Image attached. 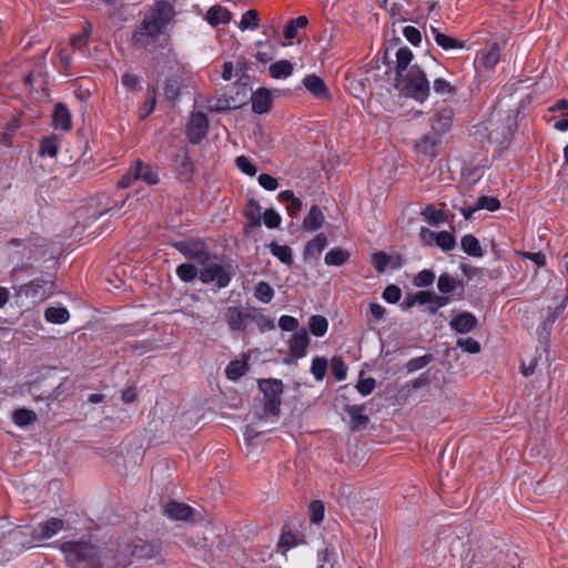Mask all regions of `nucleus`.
<instances>
[{
    "instance_id": "7c9ffc66",
    "label": "nucleus",
    "mask_w": 568,
    "mask_h": 568,
    "mask_svg": "<svg viewBox=\"0 0 568 568\" xmlns=\"http://www.w3.org/2000/svg\"><path fill=\"white\" fill-rule=\"evenodd\" d=\"M349 252L342 247H334L325 255V264L329 266H341L349 260Z\"/></svg>"
},
{
    "instance_id": "473e14b6",
    "label": "nucleus",
    "mask_w": 568,
    "mask_h": 568,
    "mask_svg": "<svg viewBox=\"0 0 568 568\" xmlns=\"http://www.w3.org/2000/svg\"><path fill=\"white\" fill-rule=\"evenodd\" d=\"M327 245V237L324 233H318L313 240L307 242L304 248V257L318 255Z\"/></svg>"
},
{
    "instance_id": "bb28decb",
    "label": "nucleus",
    "mask_w": 568,
    "mask_h": 568,
    "mask_svg": "<svg viewBox=\"0 0 568 568\" xmlns=\"http://www.w3.org/2000/svg\"><path fill=\"white\" fill-rule=\"evenodd\" d=\"M324 222V214L317 205H312L303 222L304 230L316 231Z\"/></svg>"
},
{
    "instance_id": "774afa93",
    "label": "nucleus",
    "mask_w": 568,
    "mask_h": 568,
    "mask_svg": "<svg viewBox=\"0 0 568 568\" xmlns=\"http://www.w3.org/2000/svg\"><path fill=\"white\" fill-rule=\"evenodd\" d=\"M402 297V291L397 285L389 284L383 292V298L390 304L397 303Z\"/></svg>"
},
{
    "instance_id": "338daca9",
    "label": "nucleus",
    "mask_w": 568,
    "mask_h": 568,
    "mask_svg": "<svg viewBox=\"0 0 568 568\" xmlns=\"http://www.w3.org/2000/svg\"><path fill=\"white\" fill-rule=\"evenodd\" d=\"M332 373L337 381H343L346 378L347 366L341 357H333Z\"/></svg>"
},
{
    "instance_id": "6ab92c4d",
    "label": "nucleus",
    "mask_w": 568,
    "mask_h": 568,
    "mask_svg": "<svg viewBox=\"0 0 568 568\" xmlns=\"http://www.w3.org/2000/svg\"><path fill=\"white\" fill-rule=\"evenodd\" d=\"M453 116L454 111L450 108H443L437 111L432 119V132L438 133L442 138L449 130Z\"/></svg>"
},
{
    "instance_id": "dca6fc26",
    "label": "nucleus",
    "mask_w": 568,
    "mask_h": 568,
    "mask_svg": "<svg viewBox=\"0 0 568 568\" xmlns=\"http://www.w3.org/2000/svg\"><path fill=\"white\" fill-rule=\"evenodd\" d=\"M365 408V405L345 404L344 410L351 417L352 423L349 428L352 432L364 429L369 424V417L364 414Z\"/></svg>"
},
{
    "instance_id": "6e6552de",
    "label": "nucleus",
    "mask_w": 568,
    "mask_h": 568,
    "mask_svg": "<svg viewBox=\"0 0 568 568\" xmlns=\"http://www.w3.org/2000/svg\"><path fill=\"white\" fill-rule=\"evenodd\" d=\"M311 339L306 328L302 327L292 334L288 339L290 356L294 357V361L285 358L284 363L287 365L296 364V361L303 358L306 355L307 347L310 346Z\"/></svg>"
},
{
    "instance_id": "0eeeda50",
    "label": "nucleus",
    "mask_w": 568,
    "mask_h": 568,
    "mask_svg": "<svg viewBox=\"0 0 568 568\" xmlns=\"http://www.w3.org/2000/svg\"><path fill=\"white\" fill-rule=\"evenodd\" d=\"M199 280L203 284L215 283V286L221 290L229 286L232 280V274L221 264H210L200 271Z\"/></svg>"
},
{
    "instance_id": "6e6d98bb",
    "label": "nucleus",
    "mask_w": 568,
    "mask_h": 568,
    "mask_svg": "<svg viewBox=\"0 0 568 568\" xmlns=\"http://www.w3.org/2000/svg\"><path fill=\"white\" fill-rule=\"evenodd\" d=\"M163 90H164L165 99L171 102L176 101V99L180 95V84H179L178 80H175V79H168L164 82Z\"/></svg>"
},
{
    "instance_id": "58836bf2",
    "label": "nucleus",
    "mask_w": 568,
    "mask_h": 568,
    "mask_svg": "<svg viewBox=\"0 0 568 568\" xmlns=\"http://www.w3.org/2000/svg\"><path fill=\"white\" fill-rule=\"evenodd\" d=\"M308 328L314 336L322 337L328 329V322L322 315H312L308 320Z\"/></svg>"
},
{
    "instance_id": "f704fd0d",
    "label": "nucleus",
    "mask_w": 568,
    "mask_h": 568,
    "mask_svg": "<svg viewBox=\"0 0 568 568\" xmlns=\"http://www.w3.org/2000/svg\"><path fill=\"white\" fill-rule=\"evenodd\" d=\"M141 160H135L134 163L129 168L126 173L118 182L120 189H126L131 186L134 181L140 180L141 174Z\"/></svg>"
},
{
    "instance_id": "9d476101",
    "label": "nucleus",
    "mask_w": 568,
    "mask_h": 568,
    "mask_svg": "<svg viewBox=\"0 0 568 568\" xmlns=\"http://www.w3.org/2000/svg\"><path fill=\"white\" fill-rule=\"evenodd\" d=\"M209 119L203 112H194L186 125L187 140L192 144H199L207 134Z\"/></svg>"
},
{
    "instance_id": "7ed1b4c3",
    "label": "nucleus",
    "mask_w": 568,
    "mask_h": 568,
    "mask_svg": "<svg viewBox=\"0 0 568 568\" xmlns=\"http://www.w3.org/2000/svg\"><path fill=\"white\" fill-rule=\"evenodd\" d=\"M395 88L400 95L417 102H424L430 90L425 72L417 64L412 65L402 77H396Z\"/></svg>"
},
{
    "instance_id": "20e7f679",
    "label": "nucleus",
    "mask_w": 568,
    "mask_h": 568,
    "mask_svg": "<svg viewBox=\"0 0 568 568\" xmlns=\"http://www.w3.org/2000/svg\"><path fill=\"white\" fill-rule=\"evenodd\" d=\"M34 544L36 539L30 527H17L10 530L0 542V548L3 550L0 561H9L23 550L33 547Z\"/></svg>"
},
{
    "instance_id": "ea45409f",
    "label": "nucleus",
    "mask_w": 568,
    "mask_h": 568,
    "mask_svg": "<svg viewBox=\"0 0 568 568\" xmlns=\"http://www.w3.org/2000/svg\"><path fill=\"white\" fill-rule=\"evenodd\" d=\"M248 371V364L244 361H232L226 369L225 374L229 379L231 381H237L242 376H244Z\"/></svg>"
},
{
    "instance_id": "2f4dec72",
    "label": "nucleus",
    "mask_w": 568,
    "mask_h": 568,
    "mask_svg": "<svg viewBox=\"0 0 568 568\" xmlns=\"http://www.w3.org/2000/svg\"><path fill=\"white\" fill-rule=\"evenodd\" d=\"M500 60V48L498 43L494 42L489 45L486 52H483L480 63L485 69H494Z\"/></svg>"
},
{
    "instance_id": "bf43d9fd",
    "label": "nucleus",
    "mask_w": 568,
    "mask_h": 568,
    "mask_svg": "<svg viewBox=\"0 0 568 568\" xmlns=\"http://www.w3.org/2000/svg\"><path fill=\"white\" fill-rule=\"evenodd\" d=\"M433 359V356L430 354H427V355H424V356H419V357H415V358H412L409 359L405 367L407 369L408 373H413L415 371H418L420 368H424L425 366H427Z\"/></svg>"
},
{
    "instance_id": "f03ea898",
    "label": "nucleus",
    "mask_w": 568,
    "mask_h": 568,
    "mask_svg": "<svg viewBox=\"0 0 568 568\" xmlns=\"http://www.w3.org/2000/svg\"><path fill=\"white\" fill-rule=\"evenodd\" d=\"M59 548L71 568H103L102 548L91 540H67Z\"/></svg>"
},
{
    "instance_id": "72a5a7b5",
    "label": "nucleus",
    "mask_w": 568,
    "mask_h": 568,
    "mask_svg": "<svg viewBox=\"0 0 568 568\" xmlns=\"http://www.w3.org/2000/svg\"><path fill=\"white\" fill-rule=\"evenodd\" d=\"M278 200L287 203V212L291 216H294L302 210V201L295 196L292 190L282 191L278 194Z\"/></svg>"
},
{
    "instance_id": "680f3d73",
    "label": "nucleus",
    "mask_w": 568,
    "mask_h": 568,
    "mask_svg": "<svg viewBox=\"0 0 568 568\" xmlns=\"http://www.w3.org/2000/svg\"><path fill=\"white\" fill-rule=\"evenodd\" d=\"M568 302V295L564 298V301L557 305L554 310L548 312V315L546 316L544 321V327L552 326V324L556 322V320L564 313Z\"/></svg>"
},
{
    "instance_id": "a878e982",
    "label": "nucleus",
    "mask_w": 568,
    "mask_h": 568,
    "mask_svg": "<svg viewBox=\"0 0 568 568\" xmlns=\"http://www.w3.org/2000/svg\"><path fill=\"white\" fill-rule=\"evenodd\" d=\"M430 30L434 36L435 42L444 50L465 48V43L463 41L454 39L445 33H442L437 28L432 27Z\"/></svg>"
},
{
    "instance_id": "4c0bfd02",
    "label": "nucleus",
    "mask_w": 568,
    "mask_h": 568,
    "mask_svg": "<svg viewBox=\"0 0 568 568\" xmlns=\"http://www.w3.org/2000/svg\"><path fill=\"white\" fill-rule=\"evenodd\" d=\"M70 317L69 311L65 307H48L44 311V318L53 324H63Z\"/></svg>"
},
{
    "instance_id": "c85d7f7f",
    "label": "nucleus",
    "mask_w": 568,
    "mask_h": 568,
    "mask_svg": "<svg viewBox=\"0 0 568 568\" xmlns=\"http://www.w3.org/2000/svg\"><path fill=\"white\" fill-rule=\"evenodd\" d=\"M437 287L443 294L442 296H448V294L453 293L457 287H463V281H458L445 272L439 275Z\"/></svg>"
},
{
    "instance_id": "1a4fd4ad",
    "label": "nucleus",
    "mask_w": 568,
    "mask_h": 568,
    "mask_svg": "<svg viewBox=\"0 0 568 568\" xmlns=\"http://www.w3.org/2000/svg\"><path fill=\"white\" fill-rule=\"evenodd\" d=\"M55 291V284L50 278H34L20 286V293L28 297L45 300Z\"/></svg>"
},
{
    "instance_id": "e433bc0d",
    "label": "nucleus",
    "mask_w": 568,
    "mask_h": 568,
    "mask_svg": "<svg viewBox=\"0 0 568 568\" xmlns=\"http://www.w3.org/2000/svg\"><path fill=\"white\" fill-rule=\"evenodd\" d=\"M268 72L274 79L287 78L293 73V64L288 60H281L271 64Z\"/></svg>"
},
{
    "instance_id": "c03bdc74",
    "label": "nucleus",
    "mask_w": 568,
    "mask_h": 568,
    "mask_svg": "<svg viewBox=\"0 0 568 568\" xmlns=\"http://www.w3.org/2000/svg\"><path fill=\"white\" fill-rule=\"evenodd\" d=\"M199 274L197 267L190 263H183L176 267V275L184 283L194 281Z\"/></svg>"
},
{
    "instance_id": "a19ab883",
    "label": "nucleus",
    "mask_w": 568,
    "mask_h": 568,
    "mask_svg": "<svg viewBox=\"0 0 568 568\" xmlns=\"http://www.w3.org/2000/svg\"><path fill=\"white\" fill-rule=\"evenodd\" d=\"M12 419L16 425L24 427L37 420V414L27 408H18L13 412Z\"/></svg>"
},
{
    "instance_id": "4be33fe9",
    "label": "nucleus",
    "mask_w": 568,
    "mask_h": 568,
    "mask_svg": "<svg viewBox=\"0 0 568 568\" xmlns=\"http://www.w3.org/2000/svg\"><path fill=\"white\" fill-rule=\"evenodd\" d=\"M246 219L245 234H251L252 230L261 226V206L258 202L251 199L247 203V209L244 212Z\"/></svg>"
},
{
    "instance_id": "a18cd8bd",
    "label": "nucleus",
    "mask_w": 568,
    "mask_h": 568,
    "mask_svg": "<svg viewBox=\"0 0 568 568\" xmlns=\"http://www.w3.org/2000/svg\"><path fill=\"white\" fill-rule=\"evenodd\" d=\"M92 32V27L90 23H85L82 31L78 34H74L71 37L70 42L73 49L75 50H83L89 41V38Z\"/></svg>"
},
{
    "instance_id": "603ef678",
    "label": "nucleus",
    "mask_w": 568,
    "mask_h": 568,
    "mask_svg": "<svg viewBox=\"0 0 568 568\" xmlns=\"http://www.w3.org/2000/svg\"><path fill=\"white\" fill-rule=\"evenodd\" d=\"M433 89L435 93L443 97H454L456 94V88L442 78H437L434 80Z\"/></svg>"
},
{
    "instance_id": "39448f33",
    "label": "nucleus",
    "mask_w": 568,
    "mask_h": 568,
    "mask_svg": "<svg viewBox=\"0 0 568 568\" xmlns=\"http://www.w3.org/2000/svg\"><path fill=\"white\" fill-rule=\"evenodd\" d=\"M258 387L264 395V413L266 415L278 416L284 390L283 382L275 378L260 379Z\"/></svg>"
},
{
    "instance_id": "0e129e2a",
    "label": "nucleus",
    "mask_w": 568,
    "mask_h": 568,
    "mask_svg": "<svg viewBox=\"0 0 568 568\" xmlns=\"http://www.w3.org/2000/svg\"><path fill=\"white\" fill-rule=\"evenodd\" d=\"M263 222L268 229H276L281 225L282 217L274 209H266L263 213Z\"/></svg>"
},
{
    "instance_id": "c9c22d12",
    "label": "nucleus",
    "mask_w": 568,
    "mask_h": 568,
    "mask_svg": "<svg viewBox=\"0 0 568 568\" xmlns=\"http://www.w3.org/2000/svg\"><path fill=\"white\" fill-rule=\"evenodd\" d=\"M59 151V140L58 136L52 134L50 136H44L40 142L39 153L41 156H50L55 158Z\"/></svg>"
},
{
    "instance_id": "3c124183",
    "label": "nucleus",
    "mask_w": 568,
    "mask_h": 568,
    "mask_svg": "<svg viewBox=\"0 0 568 568\" xmlns=\"http://www.w3.org/2000/svg\"><path fill=\"white\" fill-rule=\"evenodd\" d=\"M327 372V359L325 357H314L311 365V373L316 381H323Z\"/></svg>"
},
{
    "instance_id": "423d86ee",
    "label": "nucleus",
    "mask_w": 568,
    "mask_h": 568,
    "mask_svg": "<svg viewBox=\"0 0 568 568\" xmlns=\"http://www.w3.org/2000/svg\"><path fill=\"white\" fill-rule=\"evenodd\" d=\"M172 246L187 260H193L202 265L211 258L210 250L203 240H185L173 242Z\"/></svg>"
},
{
    "instance_id": "393cba45",
    "label": "nucleus",
    "mask_w": 568,
    "mask_h": 568,
    "mask_svg": "<svg viewBox=\"0 0 568 568\" xmlns=\"http://www.w3.org/2000/svg\"><path fill=\"white\" fill-rule=\"evenodd\" d=\"M462 250L469 256L473 257H483L484 250L478 241V239L471 234H466L460 240Z\"/></svg>"
},
{
    "instance_id": "09e8293b",
    "label": "nucleus",
    "mask_w": 568,
    "mask_h": 568,
    "mask_svg": "<svg viewBox=\"0 0 568 568\" xmlns=\"http://www.w3.org/2000/svg\"><path fill=\"white\" fill-rule=\"evenodd\" d=\"M254 296L258 301L267 304L274 297V290L267 282L261 281L255 286Z\"/></svg>"
},
{
    "instance_id": "b1692460",
    "label": "nucleus",
    "mask_w": 568,
    "mask_h": 568,
    "mask_svg": "<svg viewBox=\"0 0 568 568\" xmlns=\"http://www.w3.org/2000/svg\"><path fill=\"white\" fill-rule=\"evenodd\" d=\"M231 18V11L219 4L212 6L206 13V20L213 27L229 23Z\"/></svg>"
},
{
    "instance_id": "412c9836",
    "label": "nucleus",
    "mask_w": 568,
    "mask_h": 568,
    "mask_svg": "<svg viewBox=\"0 0 568 568\" xmlns=\"http://www.w3.org/2000/svg\"><path fill=\"white\" fill-rule=\"evenodd\" d=\"M224 320L231 331L244 332L246 329L244 312L237 306H229L224 312Z\"/></svg>"
},
{
    "instance_id": "f8f14e48",
    "label": "nucleus",
    "mask_w": 568,
    "mask_h": 568,
    "mask_svg": "<svg viewBox=\"0 0 568 568\" xmlns=\"http://www.w3.org/2000/svg\"><path fill=\"white\" fill-rule=\"evenodd\" d=\"M64 528V520L51 517L50 519L40 523L37 527L32 528L33 538L36 542H40L52 538Z\"/></svg>"
},
{
    "instance_id": "e2e57ef3",
    "label": "nucleus",
    "mask_w": 568,
    "mask_h": 568,
    "mask_svg": "<svg viewBox=\"0 0 568 568\" xmlns=\"http://www.w3.org/2000/svg\"><path fill=\"white\" fill-rule=\"evenodd\" d=\"M456 344L459 348L469 354H477L480 352L479 342L473 337L458 338Z\"/></svg>"
},
{
    "instance_id": "052dcab7",
    "label": "nucleus",
    "mask_w": 568,
    "mask_h": 568,
    "mask_svg": "<svg viewBox=\"0 0 568 568\" xmlns=\"http://www.w3.org/2000/svg\"><path fill=\"white\" fill-rule=\"evenodd\" d=\"M235 164L240 171L248 176H254L257 173L256 166L244 155L237 156L235 159Z\"/></svg>"
},
{
    "instance_id": "9b49d317",
    "label": "nucleus",
    "mask_w": 568,
    "mask_h": 568,
    "mask_svg": "<svg viewBox=\"0 0 568 568\" xmlns=\"http://www.w3.org/2000/svg\"><path fill=\"white\" fill-rule=\"evenodd\" d=\"M233 89H242L243 97L241 99H236L233 97V94L227 95L226 92H224L222 95H219L216 98L215 103L211 106V110L216 112H223L229 110H235L244 105L247 101V88L245 87V83L243 85L233 83Z\"/></svg>"
},
{
    "instance_id": "13d9d810",
    "label": "nucleus",
    "mask_w": 568,
    "mask_h": 568,
    "mask_svg": "<svg viewBox=\"0 0 568 568\" xmlns=\"http://www.w3.org/2000/svg\"><path fill=\"white\" fill-rule=\"evenodd\" d=\"M390 257L385 252H375L372 254V264L378 273L386 271L389 264Z\"/></svg>"
},
{
    "instance_id": "2eb2a0df",
    "label": "nucleus",
    "mask_w": 568,
    "mask_h": 568,
    "mask_svg": "<svg viewBox=\"0 0 568 568\" xmlns=\"http://www.w3.org/2000/svg\"><path fill=\"white\" fill-rule=\"evenodd\" d=\"M252 111L256 114H264L271 111L273 97L271 90L260 88L251 95Z\"/></svg>"
},
{
    "instance_id": "f257e3e1",
    "label": "nucleus",
    "mask_w": 568,
    "mask_h": 568,
    "mask_svg": "<svg viewBox=\"0 0 568 568\" xmlns=\"http://www.w3.org/2000/svg\"><path fill=\"white\" fill-rule=\"evenodd\" d=\"M173 14V7L168 1H159L153 9L144 14L141 24L135 28L132 44L148 48L162 33Z\"/></svg>"
},
{
    "instance_id": "cd10ccee",
    "label": "nucleus",
    "mask_w": 568,
    "mask_h": 568,
    "mask_svg": "<svg viewBox=\"0 0 568 568\" xmlns=\"http://www.w3.org/2000/svg\"><path fill=\"white\" fill-rule=\"evenodd\" d=\"M413 60V52L407 47H402L396 52V77H402L409 69L408 65Z\"/></svg>"
},
{
    "instance_id": "5701e85b",
    "label": "nucleus",
    "mask_w": 568,
    "mask_h": 568,
    "mask_svg": "<svg viewBox=\"0 0 568 568\" xmlns=\"http://www.w3.org/2000/svg\"><path fill=\"white\" fill-rule=\"evenodd\" d=\"M52 119L55 129L69 131L72 126L71 113L68 106L62 102H59L54 105Z\"/></svg>"
},
{
    "instance_id": "79ce46f5",
    "label": "nucleus",
    "mask_w": 568,
    "mask_h": 568,
    "mask_svg": "<svg viewBox=\"0 0 568 568\" xmlns=\"http://www.w3.org/2000/svg\"><path fill=\"white\" fill-rule=\"evenodd\" d=\"M357 493L351 485H343L338 489L337 503L342 507H351L356 500Z\"/></svg>"
},
{
    "instance_id": "5fc2aeb1",
    "label": "nucleus",
    "mask_w": 568,
    "mask_h": 568,
    "mask_svg": "<svg viewBox=\"0 0 568 568\" xmlns=\"http://www.w3.org/2000/svg\"><path fill=\"white\" fill-rule=\"evenodd\" d=\"M434 281L435 273L430 270H423L415 275L413 284L417 287H427L432 285Z\"/></svg>"
},
{
    "instance_id": "4d7b16f0",
    "label": "nucleus",
    "mask_w": 568,
    "mask_h": 568,
    "mask_svg": "<svg viewBox=\"0 0 568 568\" xmlns=\"http://www.w3.org/2000/svg\"><path fill=\"white\" fill-rule=\"evenodd\" d=\"M311 521L313 524H320L324 519L325 506L322 500H313L310 504Z\"/></svg>"
},
{
    "instance_id": "de8ad7c7",
    "label": "nucleus",
    "mask_w": 568,
    "mask_h": 568,
    "mask_svg": "<svg viewBox=\"0 0 568 568\" xmlns=\"http://www.w3.org/2000/svg\"><path fill=\"white\" fill-rule=\"evenodd\" d=\"M425 219L433 224L445 223L448 219L447 213L443 210H436L433 204L426 205L422 213Z\"/></svg>"
},
{
    "instance_id": "8fccbe9b",
    "label": "nucleus",
    "mask_w": 568,
    "mask_h": 568,
    "mask_svg": "<svg viewBox=\"0 0 568 568\" xmlns=\"http://www.w3.org/2000/svg\"><path fill=\"white\" fill-rule=\"evenodd\" d=\"M436 245L439 246L443 251L448 252L455 248L456 240L453 234L447 231H442L435 236Z\"/></svg>"
},
{
    "instance_id": "f3484780",
    "label": "nucleus",
    "mask_w": 568,
    "mask_h": 568,
    "mask_svg": "<svg viewBox=\"0 0 568 568\" xmlns=\"http://www.w3.org/2000/svg\"><path fill=\"white\" fill-rule=\"evenodd\" d=\"M303 84L306 90L320 100H331V93L324 80L316 74H308L304 78Z\"/></svg>"
},
{
    "instance_id": "37998d69",
    "label": "nucleus",
    "mask_w": 568,
    "mask_h": 568,
    "mask_svg": "<svg viewBox=\"0 0 568 568\" xmlns=\"http://www.w3.org/2000/svg\"><path fill=\"white\" fill-rule=\"evenodd\" d=\"M156 105V88L149 85L146 90V99L144 101L142 112L140 114L141 120H145L155 109Z\"/></svg>"
},
{
    "instance_id": "4468645a",
    "label": "nucleus",
    "mask_w": 568,
    "mask_h": 568,
    "mask_svg": "<svg viewBox=\"0 0 568 568\" xmlns=\"http://www.w3.org/2000/svg\"><path fill=\"white\" fill-rule=\"evenodd\" d=\"M175 172L182 181H190L194 171L193 161L187 149H181L174 155Z\"/></svg>"
},
{
    "instance_id": "aec40b11",
    "label": "nucleus",
    "mask_w": 568,
    "mask_h": 568,
    "mask_svg": "<svg viewBox=\"0 0 568 568\" xmlns=\"http://www.w3.org/2000/svg\"><path fill=\"white\" fill-rule=\"evenodd\" d=\"M477 323L478 321L474 314L469 312H463L453 317L450 321V327L459 334H465L475 329Z\"/></svg>"
},
{
    "instance_id": "69168bd1",
    "label": "nucleus",
    "mask_w": 568,
    "mask_h": 568,
    "mask_svg": "<svg viewBox=\"0 0 568 568\" xmlns=\"http://www.w3.org/2000/svg\"><path fill=\"white\" fill-rule=\"evenodd\" d=\"M121 82L126 89H129L131 91L138 92V91L142 90L140 77H138L133 73H130V72L123 73V75L121 78Z\"/></svg>"
},
{
    "instance_id": "49530a36",
    "label": "nucleus",
    "mask_w": 568,
    "mask_h": 568,
    "mask_svg": "<svg viewBox=\"0 0 568 568\" xmlns=\"http://www.w3.org/2000/svg\"><path fill=\"white\" fill-rule=\"evenodd\" d=\"M260 26V17L258 12L254 9L247 10L243 16L239 23V28L241 30H255Z\"/></svg>"
},
{
    "instance_id": "c756f323",
    "label": "nucleus",
    "mask_w": 568,
    "mask_h": 568,
    "mask_svg": "<svg viewBox=\"0 0 568 568\" xmlns=\"http://www.w3.org/2000/svg\"><path fill=\"white\" fill-rule=\"evenodd\" d=\"M268 248L272 255L278 258L283 264L287 266L293 264V253L288 245H280L277 242L273 241L268 244Z\"/></svg>"
},
{
    "instance_id": "864d4df0",
    "label": "nucleus",
    "mask_w": 568,
    "mask_h": 568,
    "mask_svg": "<svg viewBox=\"0 0 568 568\" xmlns=\"http://www.w3.org/2000/svg\"><path fill=\"white\" fill-rule=\"evenodd\" d=\"M500 207V202L497 197L481 195L475 203V210H488L490 212L497 211Z\"/></svg>"
},
{
    "instance_id": "a211bd4d",
    "label": "nucleus",
    "mask_w": 568,
    "mask_h": 568,
    "mask_svg": "<svg viewBox=\"0 0 568 568\" xmlns=\"http://www.w3.org/2000/svg\"><path fill=\"white\" fill-rule=\"evenodd\" d=\"M164 514L175 520L190 521L193 519L194 509L186 504L171 500L165 505Z\"/></svg>"
},
{
    "instance_id": "ddd939ff",
    "label": "nucleus",
    "mask_w": 568,
    "mask_h": 568,
    "mask_svg": "<svg viewBox=\"0 0 568 568\" xmlns=\"http://www.w3.org/2000/svg\"><path fill=\"white\" fill-rule=\"evenodd\" d=\"M442 142V138L438 133L428 132L424 134L415 143V150L428 159H434L438 155V148Z\"/></svg>"
}]
</instances>
